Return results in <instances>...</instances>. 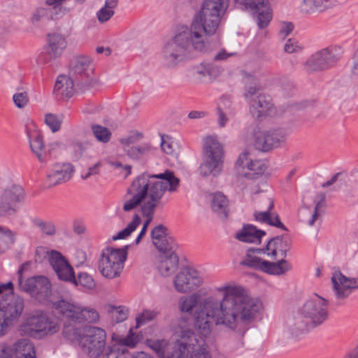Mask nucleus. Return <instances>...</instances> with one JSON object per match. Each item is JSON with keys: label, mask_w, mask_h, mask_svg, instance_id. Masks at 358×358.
<instances>
[{"label": "nucleus", "mask_w": 358, "mask_h": 358, "mask_svg": "<svg viewBox=\"0 0 358 358\" xmlns=\"http://www.w3.org/2000/svg\"><path fill=\"white\" fill-rule=\"evenodd\" d=\"M46 15L47 10L45 8H38L34 12L31 17V22L33 24H36L41 21Z\"/></svg>", "instance_id": "052dcab7"}, {"label": "nucleus", "mask_w": 358, "mask_h": 358, "mask_svg": "<svg viewBox=\"0 0 358 358\" xmlns=\"http://www.w3.org/2000/svg\"><path fill=\"white\" fill-rule=\"evenodd\" d=\"M334 290L337 299H345L352 290L358 288V278H348L341 271L335 270L331 277Z\"/></svg>", "instance_id": "a211bd4d"}, {"label": "nucleus", "mask_w": 358, "mask_h": 358, "mask_svg": "<svg viewBox=\"0 0 358 358\" xmlns=\"http://www.w3.org/2000/svg\"><path fill=\"white\" fill-rule=\"evenodd\" d=\"M320 199L318 201H315V206L313 211L311 213L310 215L309 216L316 222H318L319 224L322 221V216L325 213V207H326V202H325V195L324 194H321L320 195Z\"/></svg>", "instance_id": "c03bdc74"}, {"label": "nucleus", "mask_w": 358, "mask_h": 358, "mask_svg": "<svg viewBox=\"0 0 358 358\" xmlns=\"http://www.w3.org/2000/svg\"><path fill=\"white\" fill-rule=\"evenodd\" d=\"M338 50L336 46H329L315 52L304 62V70L308 73H315L334 66L341 58Z\"/></svg>", "instance_id": "4468645a"}, {"label": "nucleus", "mask_w": 358, "mask_h": 358, "mask_svg": "<svg viewBox=\"0 0 358 358\" xmlns=\"http://www.w3.org/2000/svg\"><path fill=\"white\" fill-rule=\"evenodd\" d=\"M74 155L76 158H80L85 150V145L80 141H76L72 143Z\"/></svg>", "instance_id": "0e129e2a"}, {"label": "nucleus", "mask_w": 358, "mask_h": 358, "mask_svg": "<svg viewBox=\"0 0 358 358\" xmlns=\"http://www.w3.org/2000/svg\"><path fill=\"white\" fill-rule=\"evenodd\" d=\"M211 208L222 220L228 217V201L223 194L217 192L211 195Z\"/></svg>", "instance_id": "c9c22d12"}, {"label": "nucleus", "mask_w": 358, "mask_h": 358, "mask_svg": "<svg viewBox=\"0 0 358 358\" xmlns=\"http://www.w3.org/2000/svg\"><path fill=\"white\" fill-rule=\"evenodd\" d=\"M73 166L69 163L56 164L47 173V182L50 187L66 182L72 176Z\"/></svg>", "instance_id": "aec40b11"}, {"label": "nucleus", "mask_w": 358, "mask_h": 358, "mask_svg": "<svg viewBox=\"0 0 358 358\" xmlns=\"http://www.w3.org/2000/svg\"><path fill=\"white\" fill-rule=\"evenodd\" d=\"M192 71L194 76L199 80L211 76V66L209 64H199L194 66Z\"/></svg>", "instance_id": "8fccbe9b"}, {"label": "nucleus", "mask_w": 358, "mask_h": 358, "mask_svg": "<svg viewBox=\"0 0 358 358\" xmlns=\"http://www.w3.org/2000/svg\"><path fill=\"white\" fill-rule=\"evenodd\" d=\"M273 208V201H270L268 209L267 210L259 212L255 211L253 213L254 219L256 222L267 224L271 226L275 227L283 230H287L284 224L281 222L279 217L270 212V210Z\"/></svg>", "instance_id": "f704fd0d"}, {"label": "nucleus", "mask_w": 358, "mask_h": 358, "mask_svg": "<svg viewBox=\"0 0 358 358\" xmlns=\"http://www.w3.org/2000/svg\"><path fill=\"white\" fill-rule=\"evenodd\" d=\"M64 334L71 337V331L78 327L95 324L99 321V315H66Z\"/></svg>", "instance_id": "393cba45"}, {"label": "nucleus", "mask_w": 358, "mask_h": 358, "mask_svg": "<svg viewBox=\"0 0 358 358\" xmlns=\"http://www.w3.org/2000/svg\"><path fill=\"white\" fill-rule=\"evenodd\" d=\"M92 72V60L89 57L76 55L71 60L69 75L73 80L90 76Z\"/></svg>", "instance_id": "5701e85b"}, {"label": "nucleus", "mask_w": 358, "mask_h": 358, "mask_svg": "<svg viewBox=\"0 0 358 358\" xmlns=\"http://www.w3.org/2000/svg\"><path fill=\"white\" fill-rule=\"evenodd\" d=\"M17 234L10 229L0 226V255L4 254L15 244Z\"/></svg>", "instance_id": "4c0bfd02"}, {"label": "nucleus", "mask_w": 358, "mask_h": 358, "mask_svg": "<svg viewBox=\"0 0 358 358\" xmlns=\"http://www.w3.org/2000/svg\"><path fill=\"white\" fill-rule=\"evenodd\" d=\"M143 138L142 133L133 131H131L128 136L122 137L120 139V143L123 146L124 151L125 152V148H131V144H134L139 142Z\"/></svg>", "instance_id": "09e8293b"}, {"label": "nucleus", "mask_w": 358, "mask_h": 358, "mask_svg": "<svg viewBox=\"0 0 358 358\" xmlns=\"http://www.w3.org/2000/svg\"><path fill=\"white\" fill-rule=\"evenodd\" d=\"M70 281L73 282L76 285L80 284L87 289H92L95 287V282L94 279L87 273H80L78 275V280L74 277V279H72Z\"/></svg>", "instance_id": "3c124183"}, {"label": "nucleus", "mask_w": 358, "mask_h": 358, "mask_svg": "<svg viewBox=\"0 0 358 358\" xmlns=\"http://www.w3.org/2000/svg\"><path fill=\"white\" fill-rule=\"evenodd\" d=\"M153 148L150 143H143L131 148H125V152L127 156L134 159H138L143 156L152 152Z\"/></svg>", "instance_id": "ea45409f"}, {"label": "nucleus", "mask_w": 358, "mask_h": 358, "mask_svg": "<svg viewBox=\"0 0 358 358\" xmlns=\"http://www.w3.org/2000/svg\"><path fill=\"white\" fill-rule=\"evenodd\" d=\"M243 82L245 85V98H251L259 90V84L256 76L255 71H250V66H247L245 69L241 71Z\"/></svg>", "instance_id": "7c9ffc66"}, {"label": "nucleus", "mask_w": 358, "mask_h": 358, "mask_svg": "<svg viewBox=\"0 0 358 358\" xmlns=\"http://www.w3.org/2000/svg\"><path fill=\"white\" fill-rule=\"evenodd\" d=\"M141 223V217L137 214L134 215L132 220L127 224V226L124 229L120 231L116 235L113 236V241L125 239L129 237L132 232L136 229Z\"/></svg>", "instance_id": "a19ab883"}, {"label": "nucleus", "mask_w": 358, "mask_h": 358, "mask_svg": "<svg viewBox=\"0 0 358 358\" xmlns=\"http://www.w3.org/2000/svg\"><path fill=\"white\" fill-rule=\"evenodd\" d=\"M175 289L181 294L189 293L201 286L203 280L194 268L183 267L173 278Z\"/></svg>", "instance_id": "dca6fc26"}, {"label": "nucleus", "mask_w": 358, "mask_h": 358, "mask_svg": "<svg viewBox=\"0 0 358 358\" xmlns=\"http://www.w3.org/2000/svg\"><path fill=\"white\" fill-rule=\"evenodd\" d=\"M223 293L202 298L198 292L181 296L178 308L182 313H257L263 310V303L250 296L241 286L226 285L217 289Z\"/></svg>", "instance_id": "f257e3e1"}, {"label": "nucleus", "mask_w": 358, "mask_h": 358, "mask_svg": "<svg viewBox=\"0 0 358 358\" xmlns=\"http://www.w3.org/2000/svg\"><path fill=\"white\" fill-rule=\"evenodd\" d=\"M17 323L22 335L31 336L52 334L59 329V320L56 315H0V336Z\"/></svg>", "instance_id": "39448f33"}, {"label": "nucleus", "mask_w": 358, "mask_h": 358, "mask_svg": "<svg viewBox=\"0 0 358 358\" xmlns=\"http://www.w3.org/2000/svg\"><path fill=\"white\" fill-rule=\"evenodd\" d=\"M224 10V0H203L190 27L208 39L215 34Z\"/></svg>", "instance_id": "0eeeda50"}, {"label": "nucleus", "mask_w": 358, "mask_h": 358, "mask_svg": "<svg viewBox=\"0 0 358 358\" xmlns=\"http://www.w3.org/2000/svg\"><path fill=\"white\" fill-rule=\"evenodd\" d=\"M62 116H57L54 114H47L45 117V124L51 129L52 132L57 131L62 122Z\"/></svg>", "instance_id": "864d4df0"}, {"label": "nucleus", "mask_w": 358, "mask_h": 358, "mask_svg": "<svg viewBox=\"0 0 358 358\" xmlns=\"http://www.w3.org/2000/svg\"><path fill=\"white\" fill-rule=\"evenodd\" d=\"M101 311L106 313H127L130 312V309L125 306L108 303L103 306Z\"/></svg>", "instance_id": "4d7b16f0"}, {"label": "nucleus", "mask_w": 358, "mask_h": 358, "mask_svg": "<svg viewBox=\"0 0 358 358\" xmlns=\"http://www.w3.org/2000/svg\"><path fill=\"white\" fill-rule=\"evenodd\" d=\"M74 81L78 90L81 92H85L96 83L95 80L90 78V76H86V77L78 78L74 80Z\"/></svg>", "instance_id": "603ef678"}, {"label": "nucleus", "mask_w": 358, "mask_h": 358, "mask_svg": "<svg viewBox=\"0 0 358 358\" xmlns=\"http://www.w3.org/2000/svg\"><path fill=\"white\" fill-rule=\"evenodd\" d=\"M17 358H36L34 346L28 339L22 338L13 345Z\"/></svg>", "instance_id": "e433bc0d"}, {"label": "nucleus", "mask_w": 358, "mask_h": 358, "mask_svg": "<svg viewBox=\"0 0 358 358\" xmlns=\"http://www.w3.org/2000/svg\"><path fill=\"white\" fill-rule=\"evenodd\" d=\"M166 231L167 229L163 224L155 227L151 231L152 244L159 252L173 249V241Z\"/></svg>", "instance_id": "a878e982"}, {"label": "nucleus", "mask_w": 358, "mask_h": 358, "mask_svg": "<svg viewBox=\"0 0 358 358\" xmlns=\"http://www.w3.org/2000/svg\"><path fill=\"white\" fill-rule=\"evenodd\" d=\"M100 358H127L125 356L124 350L117 348L113 345L108 346L105 353H102Z\"/></svg>", "instance_id": "5fc2aeb1"}, {"label": "nucleus", "mask_w": 358, "mask_h": 358, "mask_svg": "<svg viewBox=\"0 0 358 358\" xmlns=\"http://www.w3.org/2000/svg\"><path fill=\"white\" fill-rule=\"evenodd\" d=\"M259 248H250L247 250L245 258L241 262V264L253 269L259 270L269 275H280L288 271V262L282 259L277 262H271L263 259L256 255H262L257 251Z\"/></svg>", "instance_id": "9b49d317"}, {"label": "nucleus", "mask_w": 358, "mask_h": 358, "mask_svg": "<svg viewBox=\"0 0 358 358\" xmlns=\"http://www.w3.org/2000/svg\"><path fill=\"white\" fill-rule=\"evenodd\" d=\"M155 315H139L136 318V328L145 325L147 322L152 321L154 319Z\"/></svg>", "instance_id": "69168bd1"}, {"label": "nucleus", "mask_w": 358, "mask_h": 358, "mask_svg": "<svg viewBox=\"0 0 358 358\" xmlns=\"http://www.w3.org/2000/svg\"><path fill=\"white\" fill-rule=\"evenodd\" d=\"M35 261L38 263H50L59 279L71 280L74 279L73 268L62 254L46 247H37L35 251Z\"/></svg>", "instance_id": "9d476101"}, {"label": "nucleus", "mask_w": 358, "mask_h": 358, "mask_svg": "<svg viewBox=\"0 0 358 358\" xmlns=\"http://www.w3.org/2000/svg\"><path fill=\"white\" fill-rule=\"evenodd\" d=\"M13 285L11 282L0 285V296L7 298L13 292Z\"/></svg>", "instance_id": "e2e57ef3"}, {"label": "nucleus", "mask_w": 358, "mask_h": 358, "mask_svg": "<svg viewBox=\"0 0 358 358\" xmlns=\"http://www.w3.org/2000/svg\"><path fill=\"white\" fill-rule=\"evenodd\" d=\"M34 224L39 228L42 234L48 236H52L56 234V227L52 221L37 219L34 220Z\"/></svg>", "instance_id": "de8ad7c7"}, {"label": "nucleus", "mask_w": 358, "mask_h": 358, "mask_svg": "<svg viewBox=\"0 0 358 358\" xmlns=\"http://www.w3.org/2000/svg\"><path fill=\"white\" fill-rule=\"evenodd\" d=\"M252 161V160L250 157V152L248 150H245L240 154L237 159L236 164L243 169H245L247 166L250 165Z\"/></svg>", "instance_id": "bf43d9fd"}, {"label": "nucleus", "mask_w": 358, "mask_h": 358, "mask_svg": "<svg viewBox=\"0 0 358 358\" xmlns=\"http://www.w3.org/2000/svg\"><path fill=\"white\" fill-rule=\"evenodd\" d=\"M67 46V38L62 33L51 32L47 34L45 50L51 59L61 57Z\"/></svg>", "instance_id": "4be33fe9"}, {"label": "nucleus", "mask_w": 358, "mask_h": 358, "mask_svg": "<svg viewBox=\"0 0 358 358\" xmlns=\"http://www.w3.org/2000/svg\"><path fill=\"white\" fill-rule=\"evenodd\" d=\"M265 235L264 231L258 229L253 224H246L236 233L235 238L242 243L259 244Z\"/></svg>", "instance_id": "bb28decb"}, {"label": "nucleus", "mask_w": 358, "mask_h": 358, "mask_svg": "<svg viewBox=\"0 0 358 358\" xmlns=\"http://www.w3.org/2000/svg\"><path fill=\"white\" fill-rule=\"evenodd\" d=\"M127 257V247L123 248L107 247L101 253L98 268L101 275L106 278H117L123 270Z\"/></svg>", "instance_id": "1a4fd4ad"}, {"label": "nucleus", "mask_w": 358, "mask_h": 358, "mask_svg": "<svg viewBox=\"0 0 358 358\" xmlns=\"http://www.w3.org/2000/svg\"><path fill=\"white\" fill-rule=\"evenodd\" d=\"M117 5V0H106L104 6L97 13L98 20L103 23L109 20L114 15L113 9Z\"/></svg>", "instance_id": "79ce46f5"}, {"label": "nucleus", "mask_w": 358, "mask_h": 358, "mask_svg": "<svg viewBox=\"0 0 358 358\" xmlns=\"http://www.w3.org/2000/svg\"><path fill=\"white\" fill-rule=\"evenodd\" d=\"M21 268L19 271L18 285L20 289L29 293L40 303L55 309L61 313H98V310L79 304L71 303L57 294L52 293L50 282L46 277L37 276L22 278Z\"/></svg>", "instance_id": "20e7f679"}, {"label": "nucleus", "mask_w": 358, "mask_h": 358, "mask_svg": "<svg viewBox=\"0 0 358 358\" xmlns=\"http://www.w3.org/2000/svg\"><path fill=\"white\" fill-rule=\"evenodd\" d=\"M217 122L220 127H224L226 126L227 122L229 120V118L227 117V115L221 108H217Z\"/></svg>", "instance_id": "338daca9"}, {"label": "nucleus", "mask_w": 358, "mask_h": 358, "mask_svg": "<svg viewBox=\"0 0 358 358\" xmlns=\"http://www.w3.org/2000/svg\"><path fill=\"white\" fill-rule=\"evenodd\" d=\"M224 159L223 145L214 136L203 138L202 162L200 173L203 177L217 176L222 171Z\"/></svg>", "instance_id": "6e6552de"}, {"label": "nucleus", "mask_w": 358, "mask_h": 358, "mask_svg": "<svg viewBox=\"0 0 358 358\" xmlns=\"http://www.w3.org/2000/svg\"><path fill=\"white\" fill-rule=\"evenodd\" d=\"M107 334L100 327H92L78 340L79 346L90 357L97 358L106 349Z\"/></svg>", "instance_id": "ddd939ff"}, {"label": "nucleus", "mask_w": 358, "mask_h": 358, "mask_svg": "<svg viewBox=\"0 0 358 358\" xmlns=\"http://www.w3.org/2000/svg\"><path fill=\"white\" fill-rule=\"evenodd\" d=\"M24 308L22 298L14 296L13 292L0 301V312L4 313H22Z\"/></svg>", "instance_id": "2f4dec72"}, {"label": "nucleus", "mask_w": 358, "mask_h": 358, "mask_svg": "<svg viewBox=\"0 0 358 358\" xmlns=\"http://www.w3.org/2000/svg\"><path fill=\"white\" fill-rule=\"evenodd\" d=\"M180 182V179L169 169L158 174L143 173L133 180L128 189V194L132 196L125 202L123 210L129 211L141 205L142 214L146 217L143 227L148 228L165 192H177Z\"/></svg>", "instance_id": "f03ea898"}, {"label": "nucleus", "mask_w": 358, "mask_h": 358, "mask_svg": "<svg viewBox=\"0 0 358 358\" xmlns=\"http://www.w3.org/2000/svg\"><path fill=\"white\" fill-rule=\"evenodd\" d=\"M294 325L302 332H307L327 320V315H296Z\"/></svg>", "instance_id": "c85d7f7f"}, {"label": "nucleus", "mask_w": 358, "mask_h": 358, "mask_svg": "<svg viewBox=\"0 0 358 358\" xmlns=\"http://www.w3.org/2000/svg\"><path fill=\"white\" fill-rule=\"evenodd\" d=\"M250 113L256 119L271 116L276 113L271 99L264 94H259L250 106Z\"/></svg>", "instance_id": "412c9836"}, {"label": "nucleus", "mask_w": 358, "mask_h": 358, "mask_svg": "<svg viewBox=\"0 0 358 358\" xmlns=\"http://www.w3.org/2000/svg\"><path fill=\"white\" fill-rule=\"evenodd\" d=\"M23 197V189L17 184L3 187L0 192V217L10 216L17 211V203Z\"/></svg>", "instance_id": "2eb2a0df"}, {"label": "nucleus", "mask_w": 358, "mask_h": 358, "mask_svg": "<svg viewBox=\"0 0 358 358\" xmlns=\"http://www.w3.org/2000/svg\"><path fill=\"white\" fill-rule=\"evenodd\" d=\"M302 313H326L327 311V301L315 294L308 299L300 310Z\"/></svg>", "instance_id": "72a5a7b5"}, {"label": "nucleus", "mask_w": 358, "mask_h": 358, "mask_svg": "<svg viewBox=\"0 0 358 358\" xmlns=\"http://www.w3.org/2000/svg\"><path fill=\"white\" fill-rule=\"evenodd\" d=\"M332 6L331 0H301L296 3V8L305 15L322 13Z\"/></svg>", "instance_id": "cd10ccee"}, {"label": "nucleus", "mask_w": 358, "mask_h": 358, "mask_svg": "<svg viewBox=\"0 0 358 358\" xmlns=\"http://www.w3.org/2000/svg\"><path fill=\"white\" fill-rule=\"evenodd\" d=\"M187 320L180 322L181 336L176 342L170 343L164 340L153 345V348L161 358H211L209 352L198 345L194 333L186 328Z\"/></svg>", "instance_id": "423d86ee"}, {"label": "nucleus", "mask_w": 358, "mask_h": 358, "mask_svg": "<svg viewBox=\"0 0 358 358\" xmlns=\"http://www.w3.org/2000/svg\"><path fill=\"white\" fill-rule=\"evenodd\" d=\"M245 169L248 171L244 173L245 176L247 178H255L264 173L266 169V166L261 160H252L250 165L247 166Z\"/></svg>", "instance_id": "37998d69"}, {"label": "nucleus", "mask_w": 358, "mask_h": 358, "mask_svg": "<svg viewBox=\"0 0 358 358\" xmlns=\"http://www.w3.org/2000/svg\"><path fill=\"white\" fill-rule=\"evenodd\" d=\"M27 134L31 150L35 154L38 161L44 162V143L40 131L36 129L31 130V128H29L27 129Z\"/></svg>", "instance_id": "c756f323"}, {"label": "nucleus", "mask_w": 358, "mask_h": 358, "mask_svg": "<svg viewBox=\"0 0 358 358\" xmlns=\"http://www.w3.org/2000/svg\"><path fill=\"white\" fill-rule=\"evenodd\" d=\"M236 3L245 6V9L251 12H256L259 10V6L264 7L263 0H234Z\"/></svg>", "instance_id": "6e6d98bb"}, {"label": "nucleus", "mask_w": 358, "mask_h": 358, "mask_svg": "<svg viewBox=\"0 0 358 358\" xmlns=\"http://www.w3.org/2000/svg\"><path fill=\"white\" fill-rule=\"evenodd\" d=\"M252 13H258V25L260 28H264L268 25L271 20L272 15L270 8L264 2V7L259 6V10Z\"/></svg>", "instance_id": "49530a36"}, {"label": "nucleus", "mask_w": 358, "mask_h": 358, "mask_svg": "<svg viewBox=\"0 0 358 358\" xmlns=\"http://www.w3.org/2000/svg\"><path fill=\"white\" fill-rule=\"evenodd\" d=\"M92 130L97 141L103 143L109 142L111 132L108 128L99 124H94L92 126Z\"/></svg>", "instance_id": "a18cd8bd"}, {"label": "nucleus", "mask_w": 358, "mask_h": 358, "mask_svg": "<svg viewBox=\"0 0 358 358\" xmlns=\"http://www.w3.org/2000/svg\"><path fill=\"white\" fill-rule=\"evenodd\" d=\"M13 100L18 108H23L29 101L28 95L26 92L16 93L13 96Z\"/></svg>", "instance_id": "13d9d810"}, {"label": "nucleus", "mask_w": 358, "mask_h": 358, "mask_svg": "<svg viewBox=\"0 0 358 358\" xmlns=\"http://www.w3.org/2000/svg\"><path fill=\"white\" fill-rule=\"evenodd\" d=\"M211 48L208 39L203 37L191 27L181 26L174 36L163 45L161 60L168 69L177 66L189 55L192 49L205 52Z\"/></svg>", "instance_id": "7ed1b4c3"}, {"label": "nucleus", "mask_w": 358, "mask_h": 358, "mask_svg": "<svg viewBox=\"0 0 358 358\" xmlns=\"http://www.w3.org/2000/svg\"><path fill=\"white\" fill-rule=\"evenodd\" d=\"M306 52L305 43L299 40L292 39V54L303 55Z\"/></svg>", "instance_id": "680f3d73"}, {"label": "nucleus", "mask_w": 358, "mask_h": 358, "mask_svg": "<svg viewBox=\"0 0 358 358\" xmlns=\"http://www.w3.org/2000/svg\"><path fill=\"white\" fill-rule=\"evenodd\" d=\"M251 136L253 139L254 147L262 152H267L279 146L280 143L285 140L283 136L262 130L257 126L252 129Z\"/></svg>", "instance_id": "f3484780"}, {"label": "nucleus", "mask_w": 358, "mask_h": 358, "mask_svg": "<svg viewBox=\"0 0 358 358\" xmlns=\"http://www.w3.org/2000/svg\"><path fill=\"white\" fill-rule=\"evenodd\" d=\"M236 315H197L194 319L189 317H182L178 324V333L181 336V329L179 327L180 322L183 320H187L186 328L189 329L191 331V322L194 321V327L198 330L199 333L206 336L210 332V322L213 320L216 325H222L224 327L234 329L236 327Z\"/></svg>", "instance_id": "f8f14e48"}, {"label": "nucleus", "mask_w": 358, "mask_h": 358, "mask_svg": "<svg viewBox=\"0 0 358 358\" xmlns=\"http://www.w3.org/2000/svg\"><path fill=\"white\" fill-rule=\"evenodd\" d=\"M158 272L164 277L173 274L178 268V257L173 249L159 252L155 262Z\"/></svg>", "instance_id": "6ab92c4d"}, {"label": "nucleus", "mask_w": 358, "mask_h": 358, "mask_svg": "<svg viewBox=\"0 0 358 358\" xmlns=\"http://www.w3.org/2000/svg\"><path fill=\"white\" fill-rule=\"evenodd\" d=\"M138 341L139 339L138 336L134 335L132 332V330L130 329L128 335L126 337L117 339L113 345L117 348H120L124 350L125 356L127 358H129L127 347L134 348Z\"/></svg>", "instance_id": "58836bf2"}, {"label": "nucleus", "mask_w": 358, "mask_h": 358, "mask_svg": "<svg viewBox=\"0 0 358 358\" xmlns=\"http://www.w3.org/2000/svg\"><path fill=\"white\" fill-rule=\"evenodd\" d=\"M288 250L287 243L283 240L282 237L275 236L269 239L266 246L259 248V250H257V251L262 252V255H264L271 259H275L278 256H280V259H284Z\"/></svg>", "instance_id": "b1692460"}, {"label": "nucleus", "mask_w": 358, "mask_h": 358, "mask_svg": "<svg viewBox=\"0 0 358 358\" xmlns=\"http://www.w3.org/2000/svg\"><path fill=\"white\" fill-rule=\"evenodd\" d=\"M351 72L353 75L358 76V48L352 57Z\"/></svg>", "instance_id": "774afa93"}, {"label": "nucleus", "mask_w": 358, "mask_h": 358, "mask_svg": "<svg viewBox=\"0 0 358 358\" xmlns=\"http://www.w3.org/2000/svg\"><path fill=\"white\" fill-rule=\"evenodd\" d=\"M74 80L70 76H59L55 85L54 92L64 98L69 99L74 94Z\"/></svg>", "instance_id": "473e14b6"}]
</instances>
